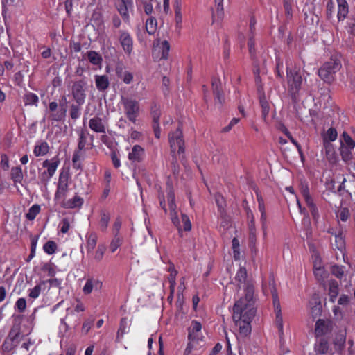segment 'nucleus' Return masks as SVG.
Returning <instances> with one entry per match:
<instances>
[{
    "label": "nucleus",
    "instance_id": "1",
    "mask_svg": "<svg viewBox=\"0 0 355 355\" xmlns=\"http://www.w3.org/2000/svg\"><path fill=\"white\" fill-rule=\"evenodd\" d=\"M235 279L239 288H243L245 296L236 301L233 307L232 318L235 324L239 327L240 334L246 336L251 332V322L256 313L254 286L252 280L248 278L245 267L239 268Z\"/></svg>",
    "mask_w": 355,
    "mask_h": 355
},
{
    "label": "nucleus",
    "instance_id": "2",
    "mask_svg": "<svg viewBox=\"0 0 355 355\" xmlns=\"http://www.w3.org/2000/svg\"><path fill=\"white\" fill-rule=\"evenodd\" d=\"M288 92L292 101L297 103L300 100V90L302 83L301 68H286Z\"/></svg>",
    "mask_w": 355,
    "mask_h": 355
},
{
    "label": "nucleus",
    "instance_id": "3",
    "mask_svg": "<svg viewBox=\"0 0 355 355\" xmlns=\"http://www.w3.org/2000/svg\"><path fill=\"white\" fill-rule=\"evenodd\" d=\"M60 164V159L57 156L50 160L46 159L42 162V167L45 168L46 170L41 171V169H39L38 171V179L42 184L46 186L49 184Z\"/></svg>",
    "mask_w": 355,
    "mask_h": 355
},
{
    "label": "nucleus",
    "instance_id": "4",
    "mask_svg": "<svg viewBox=\"0 0 355 355\" xmlns=\"http://www.w3.org/2000/svg\"><path fill=\"white\" fill-rule=\"evenodd\" d=\"M168 142L171 148V154H175L177 149L179 155L184 154V139L180 127H178L175 131L169 132Z\"/></svg>",
    "mask_w": 355,
    "mask_h": 355
},
{
    "label": "nucleus",
    "instance_id": "5",
    "mask_svg": "<svg viewBox=\"0 0 355 355\" xmlns=\"http://www.w3.org/2000/svg\"><path fill=\"white\" fill-rule=\"evenodd\" d=\"M122 103L126 117L130 121L135 123L140 112L139 102L130 98H122Z\"/></svg>",
    "mask_w": 355,
    "mask_h": 355
},
{
    "label": "nucleus",
    "instance_id": "6",
    "mask_svg": "<svg viewBox=\"0 0 355 355\" xmlns=\"http://www.w3.org/2000/svg\"><path fill=\"white\" fill-rule=\"evenodd\" d=\"M69 175L67 172L62 171L59 175L56 191L54 194V200L58 201L64 200L69 191Z\"/></svg>",
    "mask_w": 355,
    "mask_h": 355
},
{
    "label": "nucleus",
    "instance_id": "7",
    "mask_svg": "<svg viewBox=\"0 0 355 355\" xmlns=\"http://www.w3.org/2000/svg\"><path fill=\"white\" fill-rule=\"evenodd\" d=\"M94 139V135H89L87 130H81L78 133L77 149L74 152L82 154L83 150L92 149Z\"/></svg>",
    "mask_w": 355,
    "mask_h": 355
},
{
    "label": "nucleus",
    "instance_id": "8",
    "mask_svg": "<svg viewBox=\"0 0 355 355\" xmlns=\"http://www.w3.org/2000/svg\"><path fill=\"white\" fill-rule=\"evenodd\" d=\"M49 110L51 112L49 119L51 121L59 122L64 119L66 116L67 110L64 106H60L58 108L57 102L52 101L49 103Z\"/></svg>",
    "mask_w": 355,
    "mask_h": 355
},
{
    "label": "nucleus",
    "instance_id": "9",
    "mask_svg": "<svg viewBox=\"0 0 355 355\" xmlns=\"http://www.w3.org/2000/svg\"><path fill=\"white\" fill-rule=\"evenodd\" d=\"M103 282L98 278L92 276H89L86 279L85 284L83 288V292L85 295H87L92 293L94 291H100L102 288Z\"/></svg>",
    "mask_w": 355,
    "mask_h": 355
},
{
    "label": "nucleus",
    "instance_id": "10",
    "mask_svg": "<svg viewBox=\"0 0 355 355\" xmlns=\"http://www.w3.org/2000/svg\"><path fill=\"white\" fill-rule=\"evenodd\" d=\"M89 127L96 133L105 134L106 133L107 122L104 119L95 116L89 119Z\"/></svg>",
    "mask_w": 355,
    "mask_h": 355
},
{
    "label": "nucleus",
    "instance_id": "11",
    "mask_svg": "<svg viewBox=\"0 0 355 355\" xmlns=\"http://www.w3.org/2000/svg\"><path fill=\"white\" fill-rule=\"evenodd\" d=\"M119 42L123 51L130 55L133 49V41L130 35L125 31H119Z\"/></svg>",
    "mask_w": 355,
    "mask_h": 355
},
{
    "label": "nucleus",
    "instance_id": "12",
    "mask_svg": "<svg viewBox=\"0 0 355 355\" xmlns=\"http://www.w3.org/2000/svg\"><path fill=\"white\" fill-rule=\"evenodd\" d=\"M72 95L76 103L83 105L85 103L86 94L83 84L81 81L76 82L72 87Z\"/></svg>",
    "mask_w": 355,
    "mask_h": 355
},
{
    "label": "nucleus",
    "instance_id": "13",
    "mask_svg": "<svg viewBox=\"0 0 355 355\" xmlns=\"http://www.w3.org/2000/svg\"><path fill=\"white\" fill-rule=\"evenodd\" d=\"M276 318H275V325L278 329L280 342V349L283 353H287L289 352L288 349H285L284 346V324L283 318L281 310H275Z\"/></svg>",
    "mask_w": 355,
    "mask_h": 355
},
{
    "label": "nucleus",
    "instance_id": "14",
    "mask_svg": "<svg viewBox=\"0 0 355 355\" xmlns=\"http://www.w3.org/2000/svg\"><path fill=\"white\" fill-rule=\"evenodd\" d=\"M211 88L215 96V101L222 105L225 101L223 92L221 89V83L218 77L214 76L211 78Z\"/></svg>",
    "mask_w": 355,
    "mask_h": 355
},
{
    "label": "nucleus",
    "instance_id": "15",
    "mask_svg": "<svg viewBox=\"0 0 355 355\" xmlns=\"http://www.w3.org/2000/svg\"><path fill=\"white\" fill-rule=\"evenodd\" d=\"M145 157V150L140 145H135L131 151L128 153V159L132 162L139 163Z\"/></svg>",
    "mask_w": 355,
    "mask_h": 355
},
{
    "label": "nucleus",
    "instance_id": "16",
    "mask_svg": "<svg viewBox=\"0 0 355 355\" xmlns=\"http://www.w3.org/2000/svg\"><path fill=\"white\" fill-rule=\"evenodd\" d=\"M111 215L109 211L102 209L99 211L98 229L102 232H105L109 227Z\"/></svg>",
    "mask_w": 355,
    "mask_h": 355
},
{
    "label": "nucleus",
    "instance_id": "17",
    "mask_svg": "<svg viewBox=\"0 0 355 355\" xmlns=\"http://www.w3.org/2000/svg\"><path fill=\"white\" fill-rule=\"evenodd\" d=\"M202 329V324L197 320H193L191 322V327L189 329L188 339L189 341L199 340L198 334L200 333Z\"/></svg>",
    "mask_w": 355,
    "mask_h": 355
},
{
    "label": "nucleus",
    "instance_id": "18",
    "mask_svg": "<svg viewBox=\"0 0 355 355\" xmlns=\"http://www.w3.org/2000/svg\"><path fill=\"white\" fill-rule=\"evenodd\" d=\"M120 3L118 6V11L125 21H129L128 11L133 7L132 0H120Z\"/></svg>",
    "mask_w": 355,
    "mask_h": 355
},
{
    "label": "nucleus",
    "instance_id": "19",
    "mask_svg": "<svg viewBox=\"0 0 355 355\" xmlns=\"http://www.w3.org/2000/svg\"><path fill=\"white\" fill-rule=\"evenodd\" d=\"M84 200L78 195H75L73 198L67 200H62L61 205L65 209L80 208L83 205Z\"/></svg>",
    "mask_w": 355,
    "mask_h": 355
},
{
    "label": "nucleus",
    "instance_id": "20",
    "mask_svg": "<svg viewBox=\"0 0 355 355\" xmlns=\"http://www.w3.org/2000/svg\"><path fill=\"white\" fill-rule=\"evenodd\" d=\"M85 247L87 252H92L96 246L98 234L95 232H89L85 235Z\"/></svg>",
    "mask_w": 355,
    "mask_h": 355
},
{
    "label": "nucleus",
    "instance_id": "21",
    "mask_svg": "<svg viewBox=\"0 0 355 355\" xmlns=\"http://www.w3.org/2000/svg\"><path fill=\"white\" fill-rule=\"evenodd\" d=\"M329 331V325L322 319H318L315 323V335L316 337H321Z\"/></svg>",
    "mask_w": 355,
    "mask_h": 355
},
{
    "label": "nucleus",
    "instance_id": "22",
    "mask_svg": "<svg viewBox=\"0 0 355 355\" xmlns=\"http://www.w3.org/2000/svg\"><path fill=\"white\" fill-rule=\"evenodd\" d=\"M310 305H313L311 307V313L313 318H316L317 317L320 315L322 311V305L321 302L318 296H314L312 297L311 301L309 302Z\"/></svg>",
    "mask_w": 355,
    "mask_h": 355
},
{
    "label": "nucleus",
    "instance_id": "23",
    "mask_svg": "<svg viewBox=\"0 0 355 355\" xmlns=\"http://www.w3.org/2000/svg\"><path fill=\"white\" fill-rule=\"evenodd\" d=\"M23 102L25 106L37 107L39 103V97L36 94L28 91L23 96Z\"/></svg>",
    "mask_w": 355,
    "mask_h": 355
},
{
    "label": "nucleus",
    "instance_id": "24",
    "mask_svg": "<svg viewBox=\"0 0 355 355\" xmlns=\"http://www.w3.org/2000/svg\"><path fill=\"white\" fill-rule=\"evenodd\" d=\"M10 178L13 181L15 186H16L17 184L21 183L24 179V175L20 166H15L11 168Z\"/></svg>",
    "mask_w": 355,
    "mask_h": 355
},
{
    "label": "nucleus",
    "instance_id": "25",
    "mask_svg": "<svg viewBox=\"0 0 355 355\" xmlns=\"http://www.w3.org/2000/svg\"><path fill=\"white\" fill-rule=\"evenodd\" d=\"M168 207L170 209L171 219L173 224L178 228V231L181 230L180 221L176 210L177 206L175 202H169Z\"/></svg>",
    "mask_w": 355,
    "mask_h": 355
},
{
    "label": "nucleus",
    "instance_id": "26",
    "mask_svg": "<svg viewBox=\"0 0 355 355\" xmlns=\"http://www.w3.org/2000/svg\"><path fill=\"white\" fill-rule=\"evenodd\" d=\"M49 152V146L46 141H40L37 144L33 149V154L35 157L46 155Z\"/></svg>",
    "mask_w": 355,
    "mask_h": 355
},
{
    "label": "nucleus",
    "instance_id": "27",
    "mask_svg": "<svg viewBox=\"0 0 355 355\" xmlns=\"http://www.w3.org/2000/svg\"><path fill=\"white\" fill-rule=\"evenodd\" d=\"M329 349V342L326 338H321L315 345V351L318 354H326Z\"/></svg>",
    "mask_w": 355,
    "mask_h": 355
},
{
    "label": "nucleus",
    "instance_id": "28",
    "mask_svg": "<svg viewBox=\"0 0 355 355\" xmlns=\"http://www.w3.org/2000/svg\"><path fill=\"white\" fill-rule=\"evenodd\" d=\"M334 68H318V76L326 83H331L334 80L333 69Z\"/></svg>",
    "mask_w": 355,
    "mask_h": 355
},
{
    "label": "nucleus",
    "instance_id": "29",
    "mask_svg": "<svg viewBox=\"0 0 355 355\" xmlns=\"http://www.w3.org/2000/svg\"><path fill=\"white\" fill-rule=\"evenodd\" d=\"M95 83L96 88L101 92L105 91L109 87L108 77L105 75L95 76Z\"/></svg>",
    "mask_w": 355,
    "mask_h": 355
},
{
    "label": "nucleus",
    "instance_id": "30",
    "mask_svg": "<svg viewBox=\"0 0 355 355\" xmlns=\"http://www.w3.org/2000/svg\"><path fill=\"white\" fill-rule=\"evenodd\" d=\"M338 5V19L339 21L344 19L348 14V3L346 0H337Z\"/></svg>",
    "mask_w": 355,
    "mask_h": 355
},
{
    "label": "nucleus",
    "instance_id": "31",
    "mask_svg": "<svg viewBox=\"0 0 355 355\" xmlns=\"http://www.w3.org/2000/svg\"><path fill=\"white\" fill-rule=\"evenodd\" d=\"M339 293L338 284L336 281L332 280L329 282V301L335 302Z\"/></svg>",
    "mask_w": 355,
    "mask_h": 355
},
{
    "label": "nucleus",
    "instance_id": "32",
    "mask_svg": "<svg viewBox=\"0 0 355 355\" xmlns=\"http://www.w3.org/2000/svg\"><path fill=\"white\" fill-rule=\"evenodd\" d=\"M346 336L345 334L340 333L336 335L334 345L338 352H342L345 347Z\"/></svg>",
    "mask_w": 355,
    "mask_h": 355
},
{
    "label": "nucleus",
    "instance_id": "33",
    "mask_svg": "<svg viewBox=\"0 0 355 355\" xmlns=\"http://www.w3.org/2000/svg\"><path fill=\"white\" fill-rule=\"evenodd\" d=\"M300 191L305 202L313 199L312 196L310 194L309 187L306 180L300 181Z\"/></svg>",
    "mask_w": 355,
    "mask_h": 355
},
{
    "label": "nucleus",
    "instance_id": "34",
    "mask_svg": "<svg viewBox=\"0 0 355 355\" xmlns=\"http://www.w3.org/2000/svg\"><path fill=\"white\" fill-rule=\"evenodd\" d=\"M337 137L338 132L336 129L334 127H331L327 130L322 137L323 143H331V141H336Z\"/></svg>",
    "mask_w": 355,
    "mask_h": 355
},
{
    "label": "nucleus",
    "instance_id": "35",
    "mask_svg": "<svg viewBox=\"0 0 355 355\" xmlns=\"http://www.w3.org/2000/svg\"><path fill=\"white\" fill-rule=\"evenodd\" d=\"M310 212L313 220L315 222L320 218V214L316 205L314 203L313 199L305 202Z\"/></svg>",
    "mask_w": 355,
    "mask_h": 355
},
{
    "label": "nucleus",
    "instance_id": "36",
    "mask_svg": "<svg viewBox=\"0 0 355 355\" xmlns=\"http://www.w3.org/2000/svg\"><path fill=\"white\" fill-rule=\"evenodd\" d=\"M41 211L40 206L37 204L32 205L26 214V218L28 220H33Z\"/></svg>",
    "mask_w": 355,
    "mask_h": 355
},
{
    "label": "nucleus",
    "instance_id": "37",
    "mask_svg": "<svg viewBox=\"0 0 355 355\" xmlns=\"http://www.w3.org/2000/svg\"><path fill=\"white\" fill-rule=\"evenodd\" d=\"M343 141V144L345 147H347L349 149H354L355 148V141L352 139L351 136L346 132H343L340 136V142L341 143Z\"/></svg>",
    "mask_w": 355,
    "mask_h": 355
},
{
    "label": "nucleus",
    "instance_id": "38",
    "mask_svg": "<svg viewBox=\"0 0 355 355\" xmlns=\"http://www.w3.org/2000/svg\"><path fill=\"white\" fill-rule=\"evenodd\" d=\"M103 55L105 58L109 62H115L117 57V51L114 47L107 46L103 49Z\"/></svg>",
    "mask_w": 355,
    "mask_h": 355
},
{
    "label": "nucleus",
    "instance_id": "39",
    "mask_svg": "<svg viewBox=\"0 0 355 355\" xmlns=\"http://www.w3.org/2000/svg\"><path fill=\"white\" fill-rule=\"evenodd\" d=\"M87 58L90 63L94 65L101 66L103 60L101 55L94 51H89L87 52Z\"/></svg>",
    "mask_w": 355,
    "mask_h": 355
},
{
    "label": "nucleus",
    "instance_id": "40",
    "mask_svg": "<svg viewBox=\"0 0 355 355\" xmlns=\"http://www.w3.org/2000/svg\"><path fill=\"white\" fill-rule=\"evenodd\" d=\"M354 149H349L347 147H345L343 144V141H341V145L340 147V154L342 157V159L345 162H348L352 158V151Z\"/></svg>",
    "mask_w": 355,
    "mask_h": 355
},
{
    "label": "nucleus",
    "instance_id": "41",
    "mask_svg": "<svg viewBox=\"0 0 355 355\" xmlns=\"http://www.w3.org/2000/svg\"><path fill=\"white\" fill-rule=\"evenodd\" d=\"M232 249L234 260L238 261L241 258L240 243L236 237H234L232 241Z\"/></svg>",
    "mask_w": 355,
    "mask_h": 355
},
{
    "label": "nucleus",
    "instance_id": "42",
    "mask_svg": "<svg viewBox=\"0 0 355 355\" xmlns=\"http://www.w3.org/2000/svg\"><path fill=\"white\" fill-rule=\"evenodd\" d=\"M157 28V20L155 17H150L146 23V30L149 35H153Z\"/></svg>",
    "mask_w": 355,
    "mask_h": 355
},
{
    "label": "nucleus",
    "instance_id": "43",
    "mask_svg": "<svg viewBox=\"0 0 355 355\" xmlns=\"http://www.w3.org/2000/svg\"><path fill=\"white\" fill-rule=\"evenodd\" d=\"M123 238L121 236H114L110 244V250L114 253L123 244Z\"/></svg>",
    "mask_w": 355,
    "mask_h": 355
},
{
    "label": "nucleus",
    "instance_id": "44",
    "mask_svg": "<svg viewBox=\"0 0 355 355\" xmlns=\"http://www.w3.org/2000/svg\"><path fill=\"white\" fill-rule=\"evenodd\" d=\"M181 220L182 223V226L180 225L181 230L179 231V232H182V230L186 232L190 231L191 230L192 225L189 217L186 214H182Z\"/></svg>",
    "mask_w": 355,
    "mask_h": 355
},
{
    "label": "nucleus",
    "instance_id": "45",
    "mask_svg": "<svg viewBox=\"0 0 355 355\" xmlns=\"http://www.w3.org/2000/svg\"><path fill=\"white\" fill-rule=\"evenodd\" d=\"M57 244L53 241H48L43 245V250L49 255L54 254L57 250Z\"/></svg>",
    "mask_w": 355,
    "mask_h": 355
},
{
    "label": "nucleus",
    "instance_id": "46",
    "mask_svg": "<svg viewBox=\"0 0 355 355\" xmlns=\"http://www.w3.org/2000/svg\"><path fill=\"white\" fill-rule=\"evenodd\" d=\"M82 105L79 104H72L70 107L69 110V115L71 118L73 120L78 119L81 115V108L80 106Z\"/></svg>",
    "mask_w": 355,
    "mask_h": 355
},
{
    "label": "nucleus",
    "instance_id": "47",
    "mask_svg": "<svg viewBox=\"0 0 355 355\" xmlns=\"http://www.w3.org/2000/svg\"><path fill=\"white\" fill-rule=\"evenodd\" d=\"M313 273L316 279L319 282L323 281L327 276V273L325 271L324 268L322 267H316L315 266L313 268Z\"/></svg>",
    "mask_w": 355,
    "mask_h": 355
},
{
    "label": "nucleus",
    "instance_id": "48",
    "mask_svg": "<svg viewBox=\"0 0 355 355\" xmlns=\"http://www.w3.org/2000/svg\"><path fill=\"white\" fill-rule=\"evenodd\" d=\"M106 249V245L104 243H101L98 245L94 257L96 261L99 262L103 259Z\"/></svg>",
    "mask_w": 355,
    "mask_h": 355
},
{
    "label": "nucleus",
    "instance_id": "49",
    "mask_svg": "<svg viewBox=\"0 0 355 355\" xmlns=\"http://www.w3.org/2000/svg\"><path fill=\"white\" fill-rule=\"evenodd\" d=\"M259 103H260V105L262 109V116L264 119H266L269 114V110H270L269 103L267 101V100L266 99L264 96L260 97Z\"/></svg>",
    "mask_w": 355,
    "mask_h": 355
},
{
    "label": "nucleus",
    "instance_id": "50",
    "mask_svg": "<svg viewBox=\"0 0 355 355\" xmlns=\"http://www.w3.org/2000/svg\"><path fill=\"white\" fill-rule=\"evenodd\" d=\"M18 344V341H15L6 338L3 343L2 349L4 352H11Z\"/></svg>",
    "mask_w": 355,
    "mask_h": 355
},
{
    "label": "nucleus",
    "instance_id": "51",
    "mask_svg": "<svg viewBox=\"0 0 355 355\" xmlns=\"http://www.w3.org/2000/svg\"><path fill=\"white\" fill-rule=\"evenodd\" d=\"M219 219L220 220V227L227 229L231 225L230 219L227 215L225 210H223L222 213H220Z\"/></svg>",
    "mask_w": 355,
    "mask_h": 355
},
{
    "label": "nucleus",
    "instance_id": "52",
    "mask_svg": "<svg viewBox=\"0 0 355 355\" xmlns=\"http://www.w3.org/2000/svg\"><path fill=\"white\" fill-rule=\"evenodd\" d=\"M121 226L122 219L120 216H117L112 224V231L113 236H120Z\"/></svg>",
    "mask_w": 355,
    "mask_h": 355
},
{
    "label": "nucleus",
    "instance_id": "53",
    "mask_svg": "<svg viewBox=\"0 0 355 355\" xmlns=\"http://www.w3.org/2000/svg\"><path fill=\"white\" fill-rule=\"evenodd\" d=\"M150 114L153 118V123H159V119L161 116V112L159 107L157 105L152 106L150 110Z\"/></svg>",
    "mask_w": 355,
    "mask_h": 355
},
{
    "label": "nucleus",
    "instance_id": "54",
    "mask_svg": "<svg viewBox=\"0 0 355 355\" xmlns=\"http://www.w3.org/2000/svg\"><path fill=\"white\" fill-rule=\"evenodd\" d=\"M174 274H169L168 277V281L170 284L169 288L171 290V295H174L175 288L176 286V276L178 272H173Z\"/></svg>",
    "mask_w": 355,
    "mask_h": 355
},
{
    "label": "nucleus",
    "instance_id": "55",
    "mask_svg": "<svg viewBox=\"0 0 355 355\" xmlns=\"http://www.w3.org/2000/svg\"><path fill=\"white\" fill-rule=\"evenodd\" d=\"M82 154L78 153H73V157H72V164L73 168L76 170H80L82 168V164L79 162L80 159Z\"/></svg>",
    "mask_w": 355,
    "mask_h": 355
},
{
    "label": "nucleus",
    "instance_id": "56",
    "mask_svg": "<svg viewBox=\"0 0 355 355\" xmlns=\"http://www.w3.org/2000/svg\"><path fill=\"white\" fill-rule=\"evenodd\" d=\"M94 319L85 320L83 322V326L81 328L82 333L84 334H87L89 331V330L91 329V328L92 327V326L94 325Z\"/></svg>",
    "mask_w": 355,
    "mask_h": 355
},
{
    "label": "nucleus",
    "instance_id": "57",
    "mask_svg": "<svg viewBox=\"0 0 355 355\" xmlns=\"http://www.w3.org/2000/svg\"><path fill=\"white\" fill-rule=\"evenodd\" d=\"M128 322L127 319L123 318L120 320L119 328L117 331L118 336H123L127 332Z\"/></svg>",
    "mask_w": 355,
    "mask_h": 355
},
{
    "label": "nucleus",
    "instance_id": "58",
    "mask_svg": "<svg viewBox=\"0 0 355 355\" xmlns=\"http://www.w3.org/2000/svg\"><path fill=\"white\" fill-rule=\"evenodd\" d=\"M335 246L340 250L345 248V241L341 233L335 234Z\"/></svg>",
    "mask_w": 355,
    "mask_h": 355
},
{
    "label": "nucleus",
    "instance_id": "59",
    "mask_svg": "<svg viewBox=\"0 0 355 355\" xmlns=\"http://www.w3.org/2000/svg\"><path fill=\"white\" fill-rule=\"evenodd\" d=\"M42 287L41 284H37L35 286V287L32 289H30L28 291V296L31 298L36 299L40 296V294L41 293Z\"/></svg>",
    "mask_w": 355,
    "mask_h": 355
},
{
    "label": "nucleus",
    "instance_id": "60",
    "mask_svg": "<svg viewBox=\"0 0 355 355\" xmlns=\"http://www.w3.org/2000/svg\"><path fill=\"white\" fill-rule=\"evenodd\" d=\"M19 336H20V329H19V328L12 327L10 329V331L7 338H9V339H11L12 340L18 341L19 342L18 340H19Z\"/></svg>",
    "mask_w": 355,
    "mask_h": 355
},
{
    "label": "nucleus",
    "instance_id": "61",
    "mask_svg": "<svg viewBox=\"0 0 355 355\" xmlns=\"http://www.w3.org/2000/svg\"><path fill=\"white\" fill-rule=\"evenodd\" d=\"M247 216L249 219L248 227L249 230H255V220L252 211L250 208L246 209Z\"/></svg>",
    "mask_w": 355,
    "mask_h": 355
},
{
    "label": "nucleus",
    "instance_id": "62",
    "mask_svg": "<svg viewBox=\"0 0 355 355\" xmlns=\"http://www.w3.org/2000/svg\"><path fill=\"white\" fill-rule=\"evenodd\" d=\"M338 214L340 220L343 222H346L350 216L349 210L347 207L341 208L338 211Z\"/></svg>",
    "mask_w": 355,
    "mask_h": 355
},
{
    "label": "nucleus",
    "instance_id": "63",
    "mask_svg": "<svg viewBox=\"0 0 355 355\" xmlns=\"http://www.w3.org/2000/svg\"><path fill=\"white\" fill-rule=\"evenodd\" d=\"M110 157L114 167L119 168L121 164L118 153L115 150H112L110 153Z\"/></svg>",
    "mask_w": 355,
    "mask_h": 355
},
{
    "label": "nucleus",
    "instance_id": "64",
    "mask_svg": "<svg viewBox=\"0 0 355 355\" xmlns=\"http://www.w3.org/2000/svg\"><path fill=\"white\" fill-rule=\"evenodd\" d=\"M15 309H17L19 312L22 313L25 311L26 308V301L24 298L21 297L19 298L15 303Z\"/></svg>",
    "mask_w": 355,
    "mask_h": 355
}]
</instances>
